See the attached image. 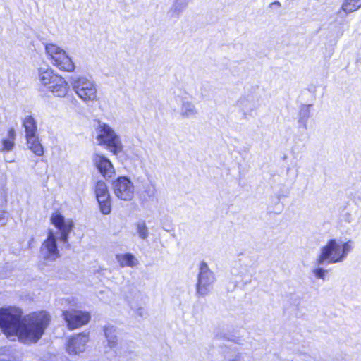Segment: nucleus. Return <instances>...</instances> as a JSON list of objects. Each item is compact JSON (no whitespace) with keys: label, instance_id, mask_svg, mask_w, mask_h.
I'll use <instances>...</instances> for the list:
<instances>
[{"label":"nucleus","instance_id":"1","mask_svg":"<svg viewBox=\"0 0 361 361\" xmlns=\"http://www.w3.org/2000/svg\"><path fill=\"white\" fill-rule=\"evenodd\" d=\"M51 322L46 310L23 316V310L15 306L0 307V328L4 334L15 336L25 343H35L44 335Z\"/></svg>","mask_w":361,"mask_h":361},{"label":"nucleus","instance_id":"2","mask_svg":"<svg viewBox=\"0 0 361 361\" xmlns=\"http://www.w3.org/2000/svg\"><path fill=\"white\" fill-rule=\"evenodd\" d=\"M50 222L56 231L48 228L47 238L40 247V254L44 260L55 261L61 256L59 241L62 244V249L65 247L69 250L71 247L68 240L74 228V222L71 219H66L60 212H55L51 215Z\"/></svg>","mask_w":361,"mask_h":361},{"label":"nucleus","instance_id":"3","mask_svg":"<svg viewBox=\"0 0 361 361\" xmlns=\"http://www.w3.org/2000/svg\"><path fill=\"white\" fill-rule=\"evenodd\" d=\"M353 241L350 240L341 243L335 238L330 239L321 248L315 264L320 266L342 262L353 250Z\"/></svg>","mask_w":361,"mask_h":361},{"label":"nucleus","instance_id":"4","mask_svg":"<svg viewBox=\"0 0 361 361\" xmlns=\"http://www.w3.org/2000/svg\"><path fill=\"white\" fill-rule=\"evenodd\" d=\"M38 75L42 84L54 96L63 97L67 94L70 88L68 82L48 66L39 68Z\"/></svg>","mask_w":361,"mask_h":361},{"label":"nucleus","instance_id":"5","mask_svg":"<svg viewBox=\"0 0 361 361\" xmlns=\"http://www.w3.org/2000/svg\"><path fill=\"white\" fill-rule=\"evenodd\" d=\"M44 45L45 52L51 57L53 65L59 69L71 72L75 68V66L69 55L61 48L55 44L45 43L43 38H39Z\"/></svg>","mask_w":361,"mask_h":361},{"label":"nucleus","instance_id":"6","mask_svg":"<svg viewBox=\"0 0 361 361\" xmlns=\"http://www.w3.org/2000/svg\"><path fill=\"white\" fill-rule=\"evenodd\" d=\"M216 282L215 274L205 261H202L198 267L197 281L195 286L196 295L204 298L209 294Z\"/></svg>","mask_w":361,"mask_h":361},{"label":"nucleus","instance_id":"7","mask_svg":"<svg viewBox=\"0 0 361 361\" xmlns=\"http://www.w3.org/2000/svg\"><path fill=\"white\" fill-rule=\"evenodd\" d=\"M69 82L76 94L84 102L97 99V89L92 80L83 76L71 77Z\"/></svg>","mask_w":361,"mask_h":361},{"label":"nucleus","instance_id":"8","mask_svg":"<svg viewBox=\"0 0 361 361\" xmlns=\"http://www.w3.org/2000/svg\"><path fill=\"white\" fill-rule=\"evenodd\" d=\"M28 148L37 156H42L44 150L37 133V122L31 115L27 116L23 121Z\"/></svg>","mask_w":361,"mask_h":361},{"label":"nucleus","instance_id":"9","mask_svg":"<svg viewBox=\"0 0 361 361\" xmlns=\"http://www.w3.org/2000/svg\"><path fill=\"white\" fill-rule=\"evenodd\" d=\"M97 140L99 145L106 146L114 154H118L123 149L119 136L107 124L99 126Z\"/></svg>","mask_w":361,"mask_h":361},{"label":"nucleus","instance_id":"10","mask_svg":"<svg viewBox=\"0 0 361 361\" xmlns=\"http://www.w3.org/2000/svg\"><path fill=\"white\" fill-rule=\"evenodd\" d=\"M111 188L115 196L121 200L130 201L134 197V184L128 176H118L112 180Z\"/></svg>","mask_w":361,"mask_h":361},{"label":"nucleus","instance_id":"11","mask_svg":"<svg viewBox=\"0 0 361 361\" xmlns=\"http://www.w3.org/2000/svg\"><path fill=\"white\" fill-rule=\"evenodd\" d=\"M62 316L70 330L86 325L91 319V314L88 312L75 309L63 311Z\"/></svg>","mask_w":361,"mask_h":361},{"label":"nucleus","instance_id":"12","mask_svg":"<svg viewBox=\"0 0 361 361\" xmlns=\"http://www.w3.org/2000/svg\"><path fill=\"white\" fill-rule=\"evenodd\" d=\"M89 340L88 333L82 332L73 334L66 340V351L71 355H78L85 351Z\"/></svg>","mask_w":361,"mask_h":361},{"label":"nucleus","instance_id":"13","mask_svg":"<svg viewBox=\"0 0 361 361\" xmlns=\"http://www.w3.org/2000/svg\"><path fill=\"white\" fill-rule=\"evenodd\" d=\"M92 161L97 171L106 180H109L116 174L112 162L104 154L94 153Z\"/></svg>","mask_w":361,"mask_h":361},{"label":"nucleus","instance_id":"14","mask_svg":"<svg viewBox=\"0 0 361 361\" xmlns=\"http://www.w3.org/2000/svg\"><path fill=\"white\" fill-rule=\"evenodd\" d=\"M176 102L180 104V114L183 118H194L198 111L194 104L185 96H178Z\"/></svg>","mask_w":361,"mask_h":361},{"label":"nucleus","instance_id":"15","mask_svg":"<svg viewBox=\"0 0 361 361\" xmlns=\"http://www.w3.org/2000/svg\"><path fill=\"white\" fill-rule=\"evenodd\" d=\"M117 328L111 324H107L103 327V331L105 338L107 341V345L111 349H114L118 345Z\"/></svg>","mask_w":361,"mask_h":361},{"label":"nucleus","instance_id":"16","mask_svg":"<svg viewBox=\"0 0 361 361\" xmlns=\"http://www.w3.org/2000/svg\"><path fill=\"white\" fill-rule=\"evenodd\" d=\"M0 361H21V353L12 346L1 347Z\"/></svg>","mask_w":361,"mask_h":361},{"label":"nucleus","instance_id":"17","mask_svg":"<svg viewBox=\"0 0 361 361\" xmlns=\"http://www.w3.org/2000/svg\"><path fill=\"white\" fill-rule=\"evenodd\" d=\"M237 106L243 111L245 118H246L247 114L256 109L254 97L252 94H247L240 98L237 102Z\"/></svg>","mask_w":361,"mask_h":361},{"label":"nucleus","instance_id":"18","mask_svg":"<svg viewBox=\"0 0 361 361\" xmlns=\"http://www.w3.org/2000/svg\"><path fill=\"white\" fill-rule=\"evenodd\" d=\"M115 258L121 267H133L138 264V260L131 252L116 254Z\"/></svg>","mask_w":361,"mask_h":361},{"label":"nucleus","instance_id":"19","mask_svg":"<svg viewBox=\"0 0 361 361\" xmlns=\"http://www.w3.org/2000/svg\"><path fill=\"white\" fill-rule=\"evenodd\" d=\"M190 1V0H175L168 12V15L171 18H179L183 11L187 8Z\"/></svg>","mask_w":361,"mask_h":361},{"label":"nucleus","instance_id":"20","mask_svg":"<svg viewBox=\"0 0 361 361\" xmlns=\"http://www.w3.org/2000/svg\"><path fill=\"white\" fill-rule=\"evenodd\" d=\"M98 207L99 212L103 215H108L111 214L112 210V198L111 195L102 198H97Z\"/></svg>","mask_w":361,"mask_h":361},{"label":"nucleus","instance_id":"21","mask_svg":"<svg viewBox=\"0 0 361 361\" xmlns=\"http://www.w3.org/2000/svg\"><path fill=\"white\" fill-rule=\"evenodd\" d=\"M312 104H302L298 114V123L305 130L307 129V121L310 117Z\"/></svg>","mask_w":361,"mask_h":361},{"label":"nucleus","instance_id":"22","mask_svg":"<svg viewBox=\"0 0 361 361\" xmlns=\"http://www.w3.org/2000/svg\"><path fill=\"white\" fill-rule=\"evenodd\" d=\"M94 191L96 199L110 195L109 187L103 180H98L95 183Z\"/></svg>","mask_w":361,"mask_h":361},{"label":"nucleus","instance_id":"23","mask_svg":"<svg viewBox=\"0 0 361 361\" xmlns=\"http://www.w3.org/2000/svg\"><path fill=\"white\" fill-rule=\"evenodd\" d=\"M361 8V0H345L342 9L347 13H352Z\"/></svg>","mask_w":361,"mask_h":361},{"label":"nucleus","instance_id":"24","mask_svg":"<svg viewBox=\"0 0 361 361\" xmlns=\"http://www.w3.org/2000/svg\"><path fill=\"white\" fill-rule=\"evenodd\" d=\"M251 282V276L240 274L239 276H235L231 279L232 288L234 289L237 286H244Z\"/></svg>","mask_w":361,"mask_h":361},{"label":"nucleus","instance_id":"25","mask_svg":"<svg viewBox=\"0 0 361 361\" xmlns=\"http://www.w3.org/2000/svg\"><path fill=\"white\" fill-rule=\"evenodd\" d=\"M136 231L139 236L145 239L148 235V229L144 221H139L136 224Z\"/></svg>","mask_w":361,"mask_h":361},{"label":"nucleus","instance_id":"26","mask_svg":"<svg viewBox=\"0 0 361 361\" xmlns=\"http://www.w3.org/2000/svg\"><path fill=\"white\" fill-rule=\"evenodd\" d=\"M15 142L13 140L4 137L1 140V150L9 152L14 147Z\"/></svg>","mask_w":361,"mask_h":361},{"label":"nucleus","instance_id":"27","mask_svg":"<svg viewBox=\"0 0 361 361\" xmlns=\"http://www.w3.org/2000/svg\"><path fill=\"white\" fill-rule=\"evenodd\" d=\"M328 271L326 269H324L322 267H316L312 269V273L315 276L317 279H321L324 281H325L326 274H327Z\"/></svg>","mask_w":361,"mask_h":361},{"label":"nucleus","instance_id":"28","mask_svg":"<svg viewBox=\"0 0 361 361\" xmlns=\"http://www.w3.org/2000/svg\"><path fill=\"white\" fill-rule=\"evenodd\" d=\"M128 302H129V305H130V308L132 310H135V312H136V314L138 316L142 317H143L144 309L142 307L139 306L137 304H136L134 302H133V301H129Z\"/></svg>","mask_w":361,"mask_h":361},{"label":"nucleus","instance_id":"29","mask_svg":"<svg viewBox=\"0 0 361 361\" xmlns=\"http://www.w3.org/2000/svg\"><path fill=\"white\" fill-rule=\"evenodd\" d=\"M8 212L6 211H0V226L6 224L8 221Z\"/></svg>","mask_w":361,"mask_h":361},{"label":"nucleus","instance_id":"30","mask_svg":"<svg viewBox=\"0 0 361 361\" xmlns=\"http://www.w3.org/2000/svg\"><path fill=\"white\" fill-rule=\"evenodd\" d=\"M16 135V134L15 129L13 128H10L8 130L6 138H8L10 140H12L15 141Z\"/></svg>","mask_w":361,"mask_h":361},{"label":"nucleus","instance_id":"31","mask_svg":"<svg viewBox=\"0 0 361 361\" xmlns=\"http://www.w3.org/2000/svg\"><path fill=\"white\" fill-rule=\"evenodd\" d=\"M145 192L147 194V195L149 197H153L154 195V193H155V188H154V186L152 185V188H147L145 190Z\"/></svg>","mask_w":361,"mask_h":361},{"label":"nucleus","instance_id":"32","mask_svg":"<svg viewBox=\"0 0 361 361\" xmlns=\"http://www.w3.org/2000/svg\"><path fill=\"white\" fill-rule=\"evenodd\" d=\"M241 359V354L237 353L233 358L228 359V361H240Z\"/></svg>","mask_w":361,"mask_h":361},{"label":"nucleus","instance_id":"33","mask_svg":"<svg viewBox=\"0 0 361 361\" xmlns=\"http://www.w3.org/2000/svg\"><path fill=\"white\" fill-rule=\"evenodd\" d=\"M276 6L280 7L281 6V3L278 1H274L270 4V6Z\"/></svg>","mask_w":361,"mask_h":361},{"label":"nucleus","instance_id":"34","mask_svg":"<svg viewBox=\"0 0 361 361\" xmlns=\"http://www.w3.org/2000/svg\"><path fill=\"white\" fill-rule=\"evenodd\" d=\"M163 229H164L165 231L169 232L172 229V226L171 225H169L167 227L163 226Z\"/></svg>","mask_w":361,"mask_h":361},{"label":"nucleus","instance_id":"35","mask_svg":"<svg viewBox=\"0 0 361 361\" xmlns=\"http://www.w3.org/2000/svg\"><path fill=\"white\" fill-rule=\"evenodd\" d=\"M216 337L221 339V338H226V339H228L224 335H222V334H216Z\"/></svg>","mask_w":361,"mask_h":361},{"label":"nucleus","instance_id":"36","mask_svg":"<svg viewBox=\"0 0 361 361\" xmlns=\"http://www.w3.org/2000/svg\"><path fill=\"white\" fill-rule=\"evenodd\" d=\"M33 241H34V238L32 237L31 239L28 242L30 247L31 246V243H32Z\"/></svg>","mask_w":361,"mask_h":361}]
</instances>
